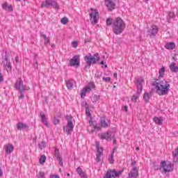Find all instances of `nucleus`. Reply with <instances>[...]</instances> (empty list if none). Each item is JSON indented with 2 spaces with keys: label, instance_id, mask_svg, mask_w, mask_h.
Segmentation results:
<instances>
[{
  "label": "nucleus",
  "instance_id": "obj_54",
  "mask_svg": "<svg viewBox=\"0 0 178 178\" xmlns=\"http://www.w3.org/2000/svg\"><path fill=\"white\" fill-rule=\"evenodd\" d=\"M50 178H59V175H50Z\"/></svg>",
  "mask_w": 178,
  "mask_h": 178
},
{
  "label": "nucleus",
  "instance_id": "obj_13",
  "mask_svg": "<svg viewBox=\"0 0 178 178\" xmlns=\"http://www.w3.org/2000/svg\"><path fill=\"white\" fill-rule=\"evenodd\" d=\"M106 6H107L108 10L112 11L115 8H116V3L111 0H105L104 1Z\"/></svg>",
  "mask_w": 178,
  "mask_h": 178
},
{
  "label": "nucleus",
  "instance_id": "obj_48",
  "mask_svg": "<svg viewBox=\"0 0 178 178\" xmlns=\"http://www.w3.org/2000/svg\"><path fill=\"white\" fill-rule=\"evenodd\" d=\"M89 88H95V84L94 83V82H90L89 83Z\"/></svg>",
  "mask_w": 178,
  "mask_h": 178
},
{
  "label": "nucleus",
  "instance_id": "obj_16",
  "mask_svg": "<svg viewBox=\"0 0 178 178\" xmlns=\"http://www.w3.org/2000/svg\"><path fill=\"white\" fill-rule=\"evenodd\" d=\"M13 145L8 143L7 145H4V149L6 151V154H11V152H13Z\"/></svg>",
  "mask_w": 178,
  "mask_h": 178
},
{
  "label": "nucleus",
  "instance_id": "obj_18",
  "mask_svg": "<svg viewBox=\"0 0 178 178\" xmlns=\"http://www.w3.org/2000/svg\"><path fill=\"white\" fill-rule=\"evenodd\" d=\"M17 129L18 130H29V126L23 122H18L17 124Z\"/></svg>",
  "mask_w": 178,
  "mask_h": 178
},
{
  "label": "nucleus",
  "instance_id": "obj_62",
  "mask_svg": "<svg viewBox=\"0 0 178 178\" xmlns=\"http://www.w3.org/2000/svg\"><path fill=\"white\" fill-rule=\"evenodd\" d=\"M54 6L56 9H59V5L56 4V3H55Z\"/></svg>",
  "mask_w": 178,
  "mask_h": 178
},
{
  "label": "nucleus",
  "instance_id": "obj_47",
  "mask_svg": "<svg viewBox=\"0 0 178 178\" xmlns=\"http://www.w3.org/2000/svg\"><path fill=\"white\" fill-rule=\"evenodd\" d=\"M44 172H40L38 175V178H44Z\"/></svg>",
  "mask_w": 178,
  "mask_h": 178
},
{
  "label": "nucleus",
  "instance_id": "obj_51",
  "mask_svg": "<svg viewBox=\"0 0 178 178\" xmlns=\"http://www.w3.org/2000/svg\"><path fill=\"white\" fill-rule=\"evenodd\" d=\"M59 120L58 119H54V120L53 121V123L54 124H59Z\"/></svg>",
  "mask_w": 178,
  "mask_h": 178
},
{
  "label": "nucleus",
  "instance_id": "obj_23",
  "mask_svg": "<svg viewBox=\"0 0 178 178\" xmlns=\"http://www.w3.org/2000/svg\"><path fill=\"white\" fill-rule=\"evenodd\" d=\"M76 172L79 175V176H81V178H87V175H86V172L83 171L81 168L78 167L76 168Z\"/></svg>",
  "mask_w": 178,
  "mask_h": 178
},
{
  "label": "nucleus",
  "instance_id": "obj_55",
  "mask_svg": "<svg viewBox=\"0 0 178 178\" xmlns=\"http://www.w3.org/2000/svg\"><path fill=\"white\" fill-rule=\"evenodd\" d=\"M3 81V76H2V74L0 72V83H2Z\"/></svg>",
  "mask_w": 178,
  "mask_h": 178
},
{
  "label": "nucleus",
  "instance_id": "obj_31",
  "mask_svg": "<svg viewBox=\"0 0 178 178\" xmlns=\"http://www.w3.org/2000/svg\"><path fill=\"white\" fill-rule=\"evenodd\" d=\"M140 97V94H135L132 96L131 101L132 102H137V99H138V97Z\"/></svg>",
  "mask_w": 178,
  "mask_h": 178
},
{
  "label": "nucleus",
  "instance_id": "obj_20",
  "mask_svg": "<svg viewBox=\"0 0 178 178\" xmlns=\"http://www.w3.org/2000/svg\"><path fill=\"white\" fill-rule=\"evenodd\" d=\"M153 121L156 124H159V126H162V124H163V118L162 117H154L153 118Z\"/></svg>",
  "mask_w": 178,
  "mask_h": 178
},
{
  "label": "nucleus",
  "instance_id": "obj_64",
  "mask_svg": "<svg viewBox=\"0 0 178 178\" xmlns=\"http://www.w3.org/2000/svg\"><path fill=\"white\" fill-rule=\"evenodd\" d=\"M172 60H175V62H176V60H177V58H176V57L173 56L172 57Z\"/></svg>",
  "mask_w": 178,
  "mask_h": 178
},
{
  "label": "nucleus",
  "instance_id": "obj_15",
  "mask_svg": "<svg viewBox=\"0 0 178 178\" xmlns=\"http://www.w3.org/2000/svg\"><path fill=\"white\" fill-rule=\"evenodd\" d=\"M49 6H55V1L52 0H46L41 5V8H49Z\"/></svg>",
  "mask_w": 178,
  "mask_h": 178
},
{
  "label": "nucleus",
  "instance_id": "obj_59",
  "mask_svg": "<svg viewBox=\"0 0 178 178\" xmlns=\"http://www.w3.org/2000/svg\"><path fill=\"white\" fill-rule=\"evenodd\" d=\"M95 130H101V127L95 126Z\"/></svg>",
  "mask_w": 178,
  "mask_h": 178
},
{
  "label": "nucleus",
  "instance_id": "obj_14",
  "mask_svg": "<svg viewBox=\"0 0 178 178\" xmlns=\"http://www.w3.org/2000/svg\"><path fill=\"white\" fill-rule=\"evenodd\" d=\"M138 177V168L135 166L129 173V177L137 178Z\"/></svg>",
  "mask_w": 178,
  "mask_h": 178
},
{
  "label": "nucleus",
  "instance_id": "obj_58",
  "mask_svg": "<svg viewBox=\"0 0 178 178\" xmlns=\"http://www.w3.org/2000/svg\"><path fill=\"white\" fill-rule=\"evenodd\" d=\"M15 62H16L17 63H19V56H17L15 57Z\"/></svg>",
  "mask_w": 178,
  "mask_h": 178
},
{
  "label": "nucleus",
  "instance_id": "obj_33",
  "mask_svg": "<svg viewBox=\"0 0 178 178\" xmlns=\"http://www.w3.org/2000/svg\"><path fill=\"white\" fill-rule=\"evenodd\" d=\"M101 140H108V132L100 135Z\"/></svg>",
  "mask_w": 178,
  "mask_h": 178
},
{
  "label": "nucleus",
  "instance_id": "obj_22",
  "mask_svg": "<svg viewBox=\"0 0 178 178\" xmlns=\"http://www.w3.org/2000/svg\"><path fill=\"white\" fill-rule=\"evenodd\" d=\"M2 8L4 10H7L8 12H12V10H13V7L11 5L9 6L8 3H4Z\"/></svg>",
  "mask_w": 178,
  "mask_h": 178
},
{
  "label": "nucleus",
  "instance_id": "obj_42",
  "mask_svg": "<svg viewBox=\"0 0 178 178\" xmlns=\"http://www.w3.org/2000/svg\"><path fill=\"white\" fill-rule=\"evenodd\" d=\"M106 24L107 26H112V19L108 18L106 19Z\"/></svg>",
  "mask_w": 178,
  "mask_h": 178
},
{
  "label": "nucleus",
  "instance_id": "obj_8",
  "mask_svg": "<svg viewBox=\"0 0 178 178\" xmlns=\"http://www.w3.org/2000/svg\"><path fill=\"white\" fill-rule=\"evenodd\" d=\"M90 10H92V13L89 14L90 22L92 24H97V23H98V16L99 13L94 8H90Z\"/></svg>",
  "mask_w": 178,
  "mask_h": 178
},
{
  "label": "nucleus",
  "instance_id": "obj_19",
  "mask_svg": "<svg viewBox=\"0 0 178 178\" xmlns=\"http://www.w3.org/2000/svg\"><path fill=\"white\" fill-rule=\"evenodd\" d=\"M40 118H41V122H43V124H44L46 127H49V124H48V121L47 120V115L42 113V112H40Z\"/></svg>",
  "mask_w": 178,
  "mask_h": 178
},
{
  "label": "nucleus",
  "instance_id": "obj_38",
  "mask_svg": "<svg viewBox=\"0 0 178 178\" xmlns=\"http://www.w3.org/2000/svg\"><path fill=\"white\" fill-rule=\"evenodd\" d=\"M54 155H55L56 158L60 157V153L59 152V149H54Z\"/></svg>",
  "mask_w": 178,
  "mask_h": 178
},
{
  "label": "nucleus",
  "instance_id": "obj_6",
  "mask_svg": "<svg viewBox=\"0 0 178 178\" xmlns=\"http://www.w3.org/2000/svg\"><path fill=\"white\" fill-rule=\"evenodd\" d=\"M161 169H163V172H164V173H169V172H172V170H173L172 163L169 161H161Z\"/></svg>",
  "mask_w": 178,
  "mask_h": 178
},
{
  "label": "nucleus",
  "instance_id": "obj_60",
  "mask_svg": "<svg viewBox=\"0 0 178 178\" xmlns=\"http://www.w3.org/2000/svg\"><path fill=\"white\" fill-rule=\"evenodd\" d=\"M3 176V172H2V169L0 168V177H2Z\"/></svg>",
  "mask_w": 178,
  "mask_h": 178
},
{
  "label": "nucleus",
  "instance_id": "obj_24",
  "mask_svg": "<svg viewBox=\"0 0 178 178\" xmlns=\"http://www.w3.org/2000/svg\"><path fill=\"white\" fill-rule=\"evenodd\" d=\"M166 49H175L176 48V44L175 42H168L165 45Z\"/></svg>",
  "mask_w": 178,
  "mask_h": 178
},
{
  "label": "nucleus",
  "instance_id": "obj_5",
  "mask_svg": "<svg viewBox=\"0 0 178 178\" xmlns=\"http://www.w3.org/2000/svg\"><path fill=\"white\" fill-rule=\"evenodd\" d=\"M9 58H10V54L8 53V51H6V55L3 56V67L5 70L7 72H11L12 70V63L9 60Z\"/></svg>",
  "mask_w": 178,
  "mask_h": 178
},
{
  "label": "nucleus",
  "instance_id": "obj_21",
  "mask_svg": "<svg viewBox=\"0 0 178 178\" xmlns=\"http://www.w3.org/2000/svg\"><path fill=\"white\" fill-rule=\"evenodd\" d=\"M91 91V88L87 87V88H84L82 89L81 92V98H84L86 97V94H87V92H90Z\"/></svg>",
  "mask_w": 178,
  "mask_h": 178
},
{
  "label": "nucleus",
  "instance_id": "obj_43",
  "mask_svg": "<svg viewBox=\"0 0 178 178\" xmlns=\"http://www.w3.org/2000/svg\"><path fill=\"white\" fill-rule=\"evenodd\" d=\"M103 81H106V83H109L111 81V77H103Z\"/></svg>",
  "mask_w": 178,
  "mask_h": 178
},
{
  "label": "nucleus",
  "instance_id": "obj_1",
  "mask_svg": "<svg viewBox=\"0 0 178 178\" xmlns=\"http://www.w3.org/2000/svg\"><path fill=\"white\" fill-rule=\"evenodd\" d=\"M151 86L154 87L159 95H166L170 88V85L165 79H154L151 82Z\"/></svg>",
  "mask_w": 178,
  "mask_h": 178
},
{
  "label": "nucleus",
  "instance_id": "obj_46",
  "mask_svg": "<svg viewBox=\"0 0 178 178\" xmlns=\"http://www.w3.org/2000/svg\"><path fill=\"white\" fill-rule=\"evenodd\" d=\"M96 155H97V157H96L97 162H99L101 161V155L102 154H97Z\"/></svg>",
  "mask_w": 178,
  "mask_h": 178
},
{
  "label": "nucleus",
  "instance_id": "obj_35",
  "mask_svg": "<svg viewBox=\"0 0 178 178\" xmlns=\"http://www.w3.org/2000/svg\"><path fill=\"white\" fill-rule=\"evenodd\" d=\"M56 159H57V161H58V163H59L60 166L63 168V161L62 156L57 157Z\"/></svg>",
  "mask_w": 178,
  "mask_h": 178
},
{
  "label": "nucleus",
  "instance_id": "obj_9",
  "mask_svg": "<svg viewBox=\"0 0 178 178\" xmlns=\"http://www.w3.org/2000/svg\"><path fill=\"white\" fill-rule=\"evenodd\" d=\"M120 175H122V171L116 172V170L115 169L108 170L107 172L103 178H115L119 177Z\"/></svg>",
  "mask_w": 178,
  "mask_h": 178
},
{
  "label": "nucleus",
  "instance_id": "obj_40",
  "mask_svg": "<svg viewBox=\"0 0 178 178\" xmlns=\"http://www.w3.org/2000/svg\"><path fill=\"white\" fill-rule=\"evenodd\" d=\"M154 170H161L162 167L161 166V164H160V165H154Z\"/></svg>",
  "mask_w": 178,
  "mask_h": 178
},
{
  "label": "nucleus",
  "instance_id": "obj_3",
  "mask_svg": "<svg viewBox=\"0 0 178 178\" xmlns=\"http://www.w3.org/2000/svg\"><path fill=\"white\" fill-rule=\"evenodd\" d=\"M65 120H67V123L65 127H63V131L67 133V136L72 134L73 131V129H74V125L73 124V116L71 115H67L65 116Z\"/></svg>",
  "mask_w": 178,
  "mask_h": 178
},
{
  "label": "nucleus",
  "instance_id": "obj_41",
  "mask_svg": "<svg viewBox=\"0 0 178 178\" xmlns=\"http://www.w3.org/2000/svg\"><path fill=\"white\" fill-rule=\"evenodd\" d=\"M39 148H40V149H42V148H44L45 147V142L42 141L40 143H39Z\"/></svg>",
  "mask_w": 178,
  "mask_h": 178
},
{
  "label": "nucleus",
  "instance_id": "obj_61",
  "mask_svg": "<svg viewBox=\"0 0 178 178\" xmlns=\"http://www.w3.org/2000/svg\"><path fill=\"white\" fill-rule=\"evenodd\" d=\"M113 77H114L115 79H118V73L115 72V73L113 74Z\"/></svg>",
  "mask_w": 178,
  "mask_h": 178
},
{
  "label": "nucleus",
  "instance_id": "obj_53",
  "mask_svg": "<svg viewBox=\"0 0 178 178\" xmlns=\"http://www.w3.org/2000/svg\"><path fill=\"white\" fill-rule=\"evenodd\" d=\"M49 38H47L44 39V44L47 45V44H49Z\"/></svg>",
  "mask_w": 178,
  "mask_h": 178
},
{
  "label": "nucleus",
  "instance_id": "obj_57",
  "mask_svg": "<svg viewBox=\"0 0 178 178\" xmlns=\"http://www.w3.org/2000/svg\"><path fill=\"white\" fill-rule=\"evenodd\" d=\"M40 35H41V37H42V38H44V40L48 38L47 37V35L41 34Z\"/></svg>",
  "mask_w": 178,
  "mask_h": 178
},
{
  "label": "nucleus",
  "instance_id": "obj_28",
  "mask_svg": "<svg viewBox=\"0 0 178 178\" xmlns=\"http://www.w3.org/2000/svg\"><path fill=\"white\" fill-rule=\"evenodd\" d=\"M96 147H97V154H100L102 155L104 152V149H102V147H99V143H97Z\"/></svg>",
  "mask_w": 178,
  "mask_h": 178
},
{
  "label": "nucleus",
  "instance_id": "obj_7",
  "mask_svg": "<svg viewBox=\"0 0 178 178\" xmlns=\"http://www.w3.org/2000/svg\"><path fill=\"white\" fill-rule=\"evenodd\" d=\"M15 88L20 92L30 90V87H26L23 85V80H22V78H18L17 79V81L15 82Z\"/></svg>",
  "mask_w": 178,
  "mask_h": 178
},
{
  "label": "nucleus",
  "instance_id": "obj_29",
  "mask_svg": "<svg viewBox=\"0 0 178 178\" xmlns=\"http://www.w3.org/2000/svg\"><path fill=\"white\" fill-rule=\"evenodd\" d=\"M45 161H47V156L45 155H42L39 159L40 163L42 165V163H45Z\"/></svg>",
  "mask_w": 178,
  "mask_h": 178
},
{
  "label": "nucleus",
  "instance_id": "obj_56",
  "mask_svg": "<svg viewBox=\"0 0 178 178\" xmlns=\"http://www.w3.org/2000/svg\"><path fill=\"white\" fill-rule=\"evenodd\" d=\"M136 163H137V162L134 160H131V165L134 166L136 165Z\"/></svg>",
  "mask_w": 178,
  "mask_h": 178
},
{
  "label": "nucleus",
  "instance_id": "obj_27",
  "mask_svg": "<svg viewBox=\"0 0 178 178\" xmlns=\"http://www.w3.org/2000/svg\"><path fill=\"white\" fill-rule=\"evenodd\" d=\"M107 134H108L107 140L108 141H111L112 140H113V138H115V133L111 131H107Z\"/></svg>",
  "mask_w": 178,
  "mask_h": 178
},
{
  "label": "nucleus",
  "instance_id": "obj_2",
  "mask_svg": "<svg viewBox=\"0 0 178 178\" xmlns=\"http://www.w3.org/2000/svg\"><path fill=\"white\" fill-rule=\"evenodd\" d=\"M124 29H126V23L120 17H117L113 22V31L114 34L116 35H119V34H122L123 31H124Z\"/></svg>",
  "mask_w": 178,
  "mask_h": 178
},
{
  "label": "nucleus",
  "instance_id": "obj_45",
  "mask_svg": "<svg viewBox=\"0 0 178 178\" xmlns=\"http://www.w3.org/2000/svg\"><path fill=\"white\" fill-rule=\"evenodd\" d=\"M110 163H113V152L111 153V157L108 159Z\"/></svg>",
  "mask_w": 178,
  "mask_h": 178
},
{
  "label": "nucleus",
  "instance_id": "obj_36",
  "mask_svg": "<svg viewBox=\"0 0 178 178\" xmlns=\"http://www.w3.org/2000/svg\"><path fill=\"white\" fill-rule=\"evenodd\" d=\"M61 23L62 24H66L67 23H69V19L67 17H65L61 19Z\"/></svg>",
  "mask_w": 178,
  "mask_h": 178
},
{
  "label": "nucleus",
  "instance_id": "obj_49",
  "mask_svg": "<svg viewBox=\"0 0 178 178\" xmlns=\"http://www.w3.org/2000/svg\"><path fill=\"white\" fill-rule=\"evenodd\" d=\"M81 106H83V108H87V106H88V104L87 103V102H82Z\"/></svg>",
  "mask_w": 178,
  "mask_h": 178
},
{
  "label": "nucleus",
  "instance_id": "obj_30",
  "mask_svg": "<svg viewBox=\"0 0 178 178\" xmlns=\"http://www.w3.org/2000/svg\"><path fill=\"white\" fill-rule=\"evenodd\" d=\"M149 98H151V95L145 92L143 95V99L145 100V102H148Z\"/></svg>",
  "mask_w": 178,
  "mask_h": 178
},
{
  "label": "nucleus",
  "instance_id": "obj_52",
  "mask_svg": "<svg viewBox=\"0 0 178 178\" xmlns=\"http://www.w3.org/2000/svg\"><path fill=\"white\" fill-rule=\"evenodd\" d=\"M33 66L35 69H38V62L37 60L35 61Z\"/></svg>",
  "mask_w": 178,
  "mask_h": 178
},
{
  "label": "nucleus",
  "instance_id": "obj_44",
  "mask_svg": "<svg viewBox=\"0 0 178 178\" xmlns=\"http://www.w3.org/2000/svg\"><path fill=\"white\" fill-rule=\"evenodd\" d=\"M78 45H79V43H77V42L76 41H74L72 42V47L73 48H77Z\"/></svg>",
  "mask_w": 178,
  "mask_h": 178
},
{
  "label": "nucleus",
  "instance_id": "obj_34",
  "mask_svg": "<svg viewBox=\"0 0 178 178\" xmlns=\"http://www.w3.org/2000/svg\"><path fill=\"white\" fill-rule=\"evenodd\" d=\"M168 17H169L168 22H170V19H175V13L170 12L168 14Z\"/></svg>",
  "mask_w": 178,
  "mask_h": 178
},
{
  "label": "nucleus",
  "instance_id": "obj_25",
  "mask_svg": "<svg viewBox=\"0 0 178 178\" xmlns=\"http://www.w3.org/2000/svg\"><path fill=\"white\" fill-rule=\"evenodd\" d=\"M100 124L102 127H104V128H106L108 127V126H109V124H108V122H106V119H105L104 118H102L100 119Z\"/></svg>",
  "mask_w": 178,
  "mask_h": 178
},
{
  "label": "nucleus",
  "instance_id": "obj_50",
  "mask_svg": "<svg viewBox=\"0 0 178 178\" xmlns=\"http://www.w3.org/2000/svg\"><path fill=\"white\" fill-rule=\"evenodd\" d=\"M24 91L20 92V95L19 97V99H23L24 98V93H23Z\"/></svg>",
  "mask_w": 178,
  "mask_h": 178
},
{
  "label": "nucleus",
  "instance_id": "obj_26",
  "mask_svg": "<svg viewBox=\"0 0 178 178\" xmlns=\"http://www.w3.org/2000/svg\"><path fill=\"white\" fill-rule=\"evenodd\" d=\"M172 156L174 158V162L178 163V147L175 149V152H172Z\"/></svg>",
  "mask_w": 178,
  "mask_h": 178
},
{
  "label": "nucleus",
  "instance_id": "obj_17",
  "mask_svg": "<svg viewBox=\"0 0 178 178\" xmlns=\"http://www.w3.org/2000/svg\"><path fill=\"white\" fill-rule=\"evenodd\" d=\"M74 80L69 79L65 81V83L68 90H73V87H74Z\"/></svg>",
  "mask_w": 178,
  "mask_h": 178
},
{
  "label": "nucleus",
  "instance_id": "obj_32",
  "mask_svg": "<svg viewBox=\"0 0 178 178\" xmlns=\"http://www.w3.org/2000/svg\"><path fill=\"white\" fill-rule=\"evenodd\" d=\"M165 67H163L160 69L159 73V77H163L165 76Z\"/></svg>",
  "mask_w": 178,
  "mask_h": 178
},
{
  "label": "nucleus",
  "instance_id": "obj_11",
  "mask_svg": "<svg viewBox=\"0 0 178 178\" xmlns=\"http://www.w3.org/2000/svg\"><path fill=\"white\" fill-rule=\"evenodd\" d=\"M70 66H76V67H79V66H80V56H74L70 60Z\"/></svg>",
  "mask_w": 178,
  "mask_h": 178
},
{
  "label": "nucleus",
  "instance_id": "obj_12",
  "mask_svg": "<svg viewBox=\"0 0 178 178\" xmlns=\"http://www.w3.org/2000/svg\"><path fill=\"white\" fill-rule=\"evenodd\" d=\"M156 34H158V28L156 26L153 25L148 29L147 35H149V37H155Z\"/></svg>",
  "mask_w": 178,
  "mask_h": 178
},
{
  "label": "nucleus",
  "instance_id": "obj_37",
  "mask_svg": "<svg viewBox=\"0 0 178 178\" xmlns=\"http://www.w3.org/2000/svg\"><path fill=\"white\" fill-rule=\"evenodd\" d=\"M99 98H100L99 95H95L92 97V102H97V101H98L99 99Z\"/></svg>",
  "mask_w": 178,
  "mask_h": 178
},
{
  "label": "nucleus",
  "instance_id": "obj_10",
  "mask_svg": "<svg viewBox=\"0 0 178 178\" xmlns=\"http://www.w3.org/2000/svg\"><path fill=\"white\" fill-rule=\"evenodd\" d=\"M143 82H144V79L143 77L139 76L136 78L135 81V84L137 87V94H141L143 92Z\"/></svg>",
  "mask_w": 178,
  "mask_h": 178
},
{
  "label": "nucleus",
  "instance_id": "obj_4",
  "mask_svg": "<svg viewBox=\"0 0 178 178\" xmlns=\"http://www.w3.org/2000/svg\"><path fill=\"white\" fill-rule=\"evenodd\" d=\"M84 60L86 63V65L85 66L86 69H90L91 67V64L95 65L97 62L101 60V58L99 56L95 58V56H91V54H89V55L84 56Z\"/></svg>",
  "mask_w": 178,
  "mask_h": 178
},
{
  "label": "nucleus",
  "instance_id": "obj_63",
  "mask_svg": "<svg viewBox=\"0 0 178 178\" xmlns=\"http://www.w3.org/2000/svg\"><path fill=\"white\" fill-rule=\"evenodd\" d=\"M124 111H125V112H127V106H124Z\"/></svg>",
  "mask_w": 178,
  "mask_h": 178
},
{
  "label": "nucleus",
  "instance_id": "obj_39",
  "mask_svg": "<svg viewBox=\"0 0 178 178\" xmlns=\"http://www.w3.org/2000/svg\"><path fill=\"white\" fill-rule=\"evenodd\" d=\"M86 114L87 116H89V118H91V113H90V107L88 106L86 107Z\"/></svg>",
  "mask_w": 178,
  "mask_h": 178
}]
</instances>
